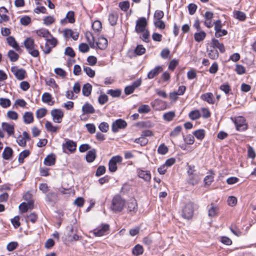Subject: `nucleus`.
<instances>
[{"mask_svg":"<svg viewBox=\"0 0 256 256\" xmlns=\"http://www.w3.org/2000/svg\"><path fill=\"white\" fill-rule=\"evenodd\" d=\"M47 110L45 108H40L36 112V116L38 119L44 117L46 114Z\"/></svg>","mask_w":256,"mask_h":256,"instance_id":"44","label":"nucleus"},{"mask_svg":"<svg viewBox=\"0 0 256 256\" xmlns=\"http://www.w3.org/2000/svg\"><path fill=\"white\" fill-rule=\"evenodd\" d=\"M6 40L8 44L16 50L18 51L20 50L18 44L13 36H9L7 38Z\"/></svg>","mask_w":256,"mask_h":256,"instance_id":"27","label":"nucleus"},{"mask_svg":"<svg viewBox=\"0 0 256 256\" xmlns=\"http://www.w3.org/2000/svg\"><path fill=\"white\" fill-rule=\"evenodd\" d=\"M8 56L12 62L17 61L19 58V55L13 50H10L8 52Z\"/></svg>","mask_w":256,"mask_h":256,"instance_id":"36","label":"nucleus"},{"mask_svg":"<svg viewBox=\"0 0 256 256\" xmlns=\"http://www.w3.org/2000/svg\"><path fill=\"white\" fill-rule=\"evenodd\" d=\"M163 70L162 66H156L154 69L152 70L148 74V78L149 79H152L155 76H158L160 72Z\"/></svg>","mask_w":256,"mask_h":256,"instance_id":"16","label":"nucleus"},{"mask_svg":"<svg viewBox=\"0 0 256 256\" xmlns=\"http://www.w3.org/2000/svg\"><path fill=\"white\" fill-rule=\"evenodd\" d=\"M132 254L136 256L141 255L144 252V248L142 246L138 244L132 248Z\"/></svg>","mask_w":256,"mask_h":256,"instance_id":"32","label":"nucleus"},{"mask_svg":"<svg viewBox=\"0 0 256 256\" xmlns=\"http://www.w3.org/2000/svg\"><path fill=\"white\" fill-rule=\"evenodd\" d=\"M200 180V177L198 174H194L188 176L187 182L188 184L194 186L198 183Z\"/></svg>","mask_w":256,"mask_h":256,"instance_id":"14","label":"nucleus"},{"mask_svg":"<svg viewBox=\"0 0 256 256\" xmlns=\"http://www.w3.org/2000/svg\"><path fill=\"white\" fill-rule=\"evenodd\" d=\"M210 47H212L214 49H218L221 53H223L225 52V48L224 44L222 43H220L218 40L214 38L212 40Z\"/></svg>","mask_w":256,"mask_h":256,"instance_id":"12","label":"nucleus"},{"mask_svg":"<svg viewBox=\"0 0 256 256\" xmlns=\"http://www.w3.org/2000/svg\"><path fill=\"white\" fill-rule=\"evenodd\" d=\"M42 100L43 102L49 104L50 106H52L54 104V102H52V104H50V102L52 100V95L48 92H44L42 97Z\"/></svg>","mask_w":256,"mask_h":256,"instance_id":"34","label":"nucleus"},{"mask_svg":"<svg viewBox=\"0 0 256 256\" xmlns=\"http://www.w3.org/2000/svg\"><path fill=\"white\" fill-rule=\"evenodd\" d=\"M127 126L126 122L122 119H118L113 122L112 130L114 132H116L119 129H123Z\"/></svg>","mask_w":256,"mask_h":256,"instance_id":"8","label":"nucleus"},{"mask_svg":"<svg viewBox=\"0 0 256 256\" xmlns=\"http://www.w3.org/2000/svg\"><path fill=\"white\" fill-rule=\"evenodd\" d=\"M92 86L89 83L84 84L82 88V93L84 96H88L92 92Z\"/></svg>","mask_w":256,"mask_h":256,"instance_id":"28","label":"nucleus"},{"mask_svg":"<svg viewBox=\"0 0 256 256\" xmlns=\"http://www.w3.org/2000/svg\"><path fill=\"white\" fill-rule=\"evenodd\" d=\"M134 142L136 144H140L141 146H144L148 144V140L141 136L140 138H136Z\"/></svg>","mask_w":256,"mask_h":256,"instance_id":"46","label":"nucleus"},{"mask_svg":"<svg viewBox=\"0 0 256 256\" xmlns=\"http://www.w3.org/2000/svg\"><path fill=\"white\" fill-rule=\"evenodd\" d=\"M126 204V200L120 195L116 194L112 200L110 208L114 212H120L122 210Z\"/></svg>","mask_w":256,"mask_h":256,"instance_id":"1","label":"nucleus"},{"mask_svg":"<svg viewBox=\"0 0 256 256\" xmlns=\"http://www.w3.org/2000/svg\"><path fill=\"white\" fill-rule=\"evenodd\" d=\"M109 227L108 224H102L100 228L94 230V234L96 236H102L109 230Z\"/></svg>","mask_w":256,"mask_h":256,"instance_id":"11","label":"nucleus"},{"mask_svg":"<svg viewBox=\"0 0 256 256\" xmlns=\"http://www.w3.org/2000/svg\"><path fill=\"white\" fill-rule=\"evenodd\" d=\"M138 174L139 178H142L146 182L150 181L151 179V174L149 171H145L140 170H138Z\"/></svg>","mask_w":256,"mask_h":256,"instance_id":"21","label":"nucleus"},{"mask_svg":"<svg viewBox=\"0 0 256 256\" xmlns=\"http://www.w3.org/2000/svg\"><path fill=\"white\" fill-rule=\"evenodd\" d=\"M92 28L96 32H99L102 29V24L99 20H95L92 24Z\"/></svg>","mask_w":256,"mask_h":256,"instance_id":"49","label":"nucleus"},{"mask_svg":"<svg viewBox=\"0 0 256 256\" xmlns=\"http://www.w3.org/2000/svg\"><path fill=\"white\" fill-rule=\"evenodd\" d=\"M200 98L210 104H214V95L212 92H206L202 94Z\"/></svg>","mask_w":256,"mask_h":256,"instance_id":"19","label":"nucleus"},{"mask_svg":"<svg viewBox=\"0 0 256 256\" xmlns=\"http://www.w3.org/2000/svg\"><path fill=\"white\" fill-rule=\"evenodd\" d=\"M11 72L18 80H21L26 78V71L22 68L18 69L16 66H12L11 68Z\"/></svg>","mask_w":256,"mask_h":256,"instance_id":"6","label":"nucleus"},{"mask_svg":"<svg viewBox=\"0 0 256 256\" xmlns=\"http://www.w3.org/2000/svg\"><path fill=\"white\" fill-rule=\"evenodd\" d=\"M82 114H92L95 112V110L93 106L89 104H85L82 107Z\"/></svg>","mask_w":256,"mask_h":256,"instance_id":"20","label":"nucleus"},{"mask_svg":"<svg viewBox=\"0 0 256 256\" xmlns=\"http://www.w3.org/2000/svg\"><path fill=\"white\" fill-rule=\"evenodd\" d=\"M24 45L28 52L33 57H38L39 56L40 53L38 50L35 48L36 46L34 40L30 38H28L24 41Z\"/></svg>","mask_w":256,"mask_h":256,"instance_id":"2","label":"nucleus"},{"mask_svg":"<svg viewBox=\"0 0 256 256\" xmlns=\"http://www.w3.org/2000/svg\"><path fill=\"white\" fill-rule=\"evenodd\" d=\"M45 126L48 131L52 132H56L58 131V126H54L52 122L48 121H46V122Z\"/></svg>","mask_w":256,"mask_h":256,"instance_id":"40","label":"nucleus"},{"mask_svg":"<svg viewBox=\"0 0 256 256\" xmlns=\"http://www.w3.org/2000/svg\"><path fill=\"white\" fill-rule=\"evenodd\" d=\"M7 116L10 120H16L18 118V114L14 111L9 110L7 112Z\"/></svg>","mask_w":256,"mask_h":256,"instance_id":"54","label":"nucleus"},{"mask_svg":"<svg viewBox=\"0 0 256 256\" xmlns=\"http://www.w3.org/2000/svg\"><path fill=\"white\" fill-rule=\"evenodd\" d=\"M76 144L72 140H68L66 143L62 144V148L68 149L70 152H74L76 150Z\"/></svg>","mask_w":256,"mask_h":256,"instance_id":"13","label":"nucleus"},{"mask_svg":"<svg viewBox=\"0 0 256 256\" xmlns=\"http://www.w3.org/2000/svg\"><path fill=\"white\" fill-rule=\"evenodd\" d=\"M84 70L90 78H94L95 76V72L89 66H84Z\"/></svg>","mask_w":256,"mask_h":256,"instance_id":"50","label":"nucleus"},{"mask_svg":"<svg viewBox=\"0 0 256 256\" xmlns=\"http://www.w3.org/2000/svg\"><path fill=\"white\" fill-rule=\"evenodd\" d=\"M194 212V204L192 202H188L186 204L182 210V216L186 220L192 218Z\"/></svg>","mask_w":256,"mask_h":256,"instance_id":"3","label":"nucleus"},{"mask_svg":"<svg viewBox=\"0 0 256 256\" xmlns=\"http://www.w3.org/2000/svg\"><path fill=\"white\" fill-rule=\"evenodd\" d=\"M182 128L181 126H177L173 130H172L170 134V136L172 137L176 136L180 133Z\"/></svg>","mask_w":256,"mask_h":256,"instance_id":"62","label":"nucleus"},{"mask_svg":"<svg viewBox=\"0 0 256 256\" xmlns=\"http://www.w3.org/2000/svg\"><path fill=\"white\" fill-rule=\"evenodd\" d=\"M118 15L116 12H112L108 16V21L111 26H114L117 23Z\"/></svg>","mask_w":256,"mask_h":256,"instance_id":"31","label":"nucleus"},{"mask_svg":"<svg viewBox=\"0 0 256 256\" xmlns=\"http://www.w3.org/2000/svg\"><path fill=\"white\" fill-rule=\"evenodd\" d=\"M188 116L191 120H196L200 117V114L198 110H194L189 113Z\"/></svg>","mask_w":256,"mask_h":256,"instance_id":"42","label":"nucleus"},{"mask_svg":"<svg viewBox=\"0 0 256 256\" xmlns=\"http://www.w3.org/2000/svg\"><path fill=\"white\" fill-rule=\"evenodd\" d=\"M227 202L228 206H234L236 204L237 199L235 196H230L228 198Z\"/></svg>","mask_w":256,"mask_h":256,"instance_id":"61","label":"nucleus"},{"mask_svg":"<svg viewBox=\"0 0 256 256\" xmlns=\"http://www.w3.org/2000/svg\"><path fill=\"white\" fill-rule=\"evenodd\" d=\"M74 12L73 11H69L66 16V18L68 20L70 23H74L75 22L74 18Z\"/></svg>","mask_w":256,"mask_h":256,"instance_id":"64","label":"nucleus"},{"mask_svg":"<svg viewBox=\"0 0 256 256\" xmlns=\"http://www.w3.org/2000/svg\"><path fill=\"white\" fill-rule=\"evenodd\" d=\"M150 108L148 105L142 104L138 108V112L140 114H146L150 112Z\"/></svg>","mask_w":256,"mask_h":256,"instance_id":"48","label":"nucleus"},{"mask_svg":"<svg viewBox=\"0 0 256 256\" xmlns=\"http://www.w3.org/2000/svg\"><path fill=\"white\" fill-rule=\"evenodd\" d=\"M234 17L240 21H244L246 18V14L241 11L235 10L234 12Z\"/></svg>","mask_w":256,"mask_h":256,"instance_id":"35","label":"nucleus"},{"mask_svg":"<svg viewBox=\"0 0 256 256\" xmlns=\"http://www.w3.org/2000/svg\"><path fill=\"white\" fill-rule=\"evenodd\" d=\"M208 173L209 174L204 178V181L206 185L209 186L214 181V174L212 170H208Z\"/></svg>","mask_w":256,"mask_h":256,"instance_id":"29","label":"nucleus"},{"mask_svg":"<svg viewBox=\"0 0 256 256\" xmlns=\"http://www.w3.org/2000/svg\"><path fill=\"white\" fill-rule=\"evenodd\" d=\"M30 154V152L28 150H25L21 152L18 156V160L19 163L22 164L24 162V159L28 157Z\"/></svg>","mask_w":256,"mask_h":256,"instance_id":"37","label":"nucleus"},{"mask_svg":"<svg viewBox=\"0 0 256 256\" xmlns=\"http://www.w3.org/2000/svg\"><path fill=\"white\" fill-rule=\"evenodd\" d=\"M188 10L190 14L192 15L194 14L197 9V6L194 4H190L188 6Z\"/></svg>","mask_w":256,"mask_h":256,"instance_id":"58","label":"nucleus"},{"mask_svg":"<svg viewBox=\"0 0 256 256\" xmlns=\"http://www.w3.org/2000/svg\"><path fill=\"white\" fill-rule=\"evenodd\" d=\"M145 52L146 49L142 45H138L134 50V53L138 56H141Z\"/></svg>","mask_w":256,"mask_h":256,"instance_id":"47","label":"nucleus"},{"mask_svg":"<svg viewBox=\"0 0 256 256\" xmlns=\"http://www.w3.org/2000/svg\"><path fill=\"white\" fill-rule=\"evenodd\" d=\"M119 6L122 10L126 12L130 8V3L128 1L120 2L119 3Z\"/></svg>","mask_w":256,"mask_h":256,"instance_id":"53","label":"nucleus"},{"mask_svg":"<svg viewBox=\"0 0 256 256\" xmlns=\"http://www.w3.org/2000/svg\"><path fill=\"white\" fill-rule=\"evenodd\" d=\"M96 156V150L93 148L88 152L86 159L88 162H92L95 160Z\"/></svg>","mask_w":256,"mask_h":256,"instance_id":"25","label":"nucleus"},{"mask_svg":"<svg viewBox=\"0 0 256 256\" xmlns=\"http://www.w3.org/2000/svg\"><path fill=\"white\" fill-rule=\"evenodd\" d=\"M64 54L68 56L71 58H74L76 56L75 52L73 49L70 46L66 47L65 50Z\"/></svg>","mask_w":256,"mask_h":256,"instance_id":"59","label":"nucleus"},{"mask_svg":"<svg viewBox=\"0 0 256 256\" xmlns=\"http://www.w3.org/2000/svg\"><path fill=\"white\" fill-rule=\"evenodd\" d=\"M98 128L101 132H106L108 130L109 126L107 122H102L99 125Z\"/></svg>","mask_w":256,"mask_h":256,"instance_id":"56","label":"nucleus"},{"mask_svg":"<svg viewBox=\"0 0 256 256\" xmlns=\"http://www.w3.org/2000/svg\"><path fill=\"white\" fill-rule=\"evenodd\" d=\"M146 25L147 22L145 18L142 17L138 18L136 22L135 31L138 34L146 30Z\"/></svg>","mask_w":256,"mask_h":256,"instance_id":"5","label":"nucleus"},{"mask_svg":"<svg viewBox=\"0 0 256 256\" xmlns=\"http://www.w3.org/2000/svg\"><path fill=\"white\" fill-rule=\"evenodd\" d=\"M234 122L236 130L238 131H243L247 128L244 118L242 116L236 118Z\"/></svg>","mask_w":256,"mask_h":256,"instance_id":"7","label":"nucleus"},{"mask_svg":"<svg viewBox=\"0 0 256 256\" xmlns=\"http://www.w3.org/2000/svg\"><path fill=\"white\" fill-rule=\"evenodd\" d=\"M13 152V150L11 148L6 147L2 154V158L6 160H10L12 157Z\"/></svg>","mask_w":256,"mask_h":256,"instance_id":"24","label":"nucleus"},{"mask_svg":"<svg viewBox=\"0 0 256 256\" xmlns=\"http://www.w3.org/2000/svg\"><path fill=\"white\" fill-rule=\"evenodd\" d=\"M64 36L66 38H72L74 40H76L78 39L79 34L70 29H66L64 32Z\"/></svg>","mask_w":256,"mask_h":256,"instance_id":"15","label":"nucleus"},{"mask_svg":"<svg viewBox=\"0 0 256 256\" xmlns=\"http://www.w3.org/2000/svg\"><path fill=\"white\" fill-rule=\"evenodd\" d=\"M57 200V194L56 192H50L47 194L46 196V200L48 202H55Z\"/></svg>","mask_w":256,"mask_h":256,"instance_id":"38","label":"nucleus"},{"mask_svg":"<svg viewBox=\"0 0 256 256\" xmlns=\"http://www.w3.org/2000/svg\"><path fill=\"white\" fill-rule=\"evenodd\" d=\"M79 50L83 53L88 52L90 50L89 46L86 43H81L78 46Z\"/></svg>","mask_w":256,"mask_h":256,"instance_id":"55","label":"nucleus"},{"mask_svg":"<svg viewBox=\"0 0 256 256\" xmlns=\"http://www.w3.org/2000/svg\"><path fill=\"white\" fill-rule=\"evenodd\" d=\"M206 36V33L204 31H200L194 34V40L197 42L202 41Z\"/></svg>","mask_w":256,"mask_h":256,"instance_id":"33","label":"nucleus"},{"mask_svg":"<svg viewBox=\"0 0 256 256\" xmlns=\"http://www.w3.org/2000/svg\"><path fill=\"white\" fill-rule=\"evenodd\" d=\"M56 156L54 154H48L44 160V164L48 166H52L55 164Z\"/></svg>","mask_w":256,"mask_h":256,"instance_id":"22","label":"nucleus"},{"mask_svg":"<svg viewBox=\"0 0 256 256\" xmlns=\"http://www.w3.org/2000/svg\"><path fill=\"white\" fill-rule=\"evenodd\" d=\"M2 126L3 130L6 131L9 136H12L14 134V124H11L6 122H3L2 124Z\"/></svg>","mask_w":256,"mask_h":256,"instance_id":"17","label":"nucleus"},{"mask_svg":"<svg viewBox=\"0 0 256 256\" xmlns=\"http://www.w3.org/2000/svg\"><path fill=\"white\" fill-rule=\"evenodd\" d=\"M38 219V216L34 212L31 213L30 214L27 216L26 221L31 222L32 223L34 224L36 222Z\"/></svg>","mask_w":256,"mask_h":256,"instance_id":"60","label":"nucleus"},{"mask_svg":"<svg viewBox=\"0 0 256 256\" xmlns=\"http://www.w3.org/2000/svg\"><path fill=\"white\" fill-rule=\"evenodd\" d=\"M96 44L98 48L102 50H105L108 45V42L106 38L101 36L98 38Z\"/></svg>","mask_w":256,"mask_h":256,"instance_id":"18","label":"nucleus"},{"mask_svg":"<svg viewBox=\"0 0 256 256\" xmlns=\"http://www.w3.org/2000/svg\"><path fill=\"white\" fill-rule=\"evenodd\" d=\"M220 89L223 91L227 96L230 94V92L231 91L230 87L228 83L222 84L220 86Z\"/></svg>","mask_w":256,"mask_h":256,"instance_id":"43","label":"nucleus"},{"mask_svg":"<svg viewBox=\"0 0 256 256\" xmlns=\"http://www.w3.org/2000/svg\"><path fill=\"white\" fill-rule=\"evenodd\" d=\"M11 222L13 226L15 228H18L20 226V217L19 216H16L13 218L11 220Z\"/></svg>","mask_w":256,"mask_h":256,"instance_id":"63","label":"nucleus"},{"mask_svg":"<svg viewBox=\"0 0 256 256\" xmlns=\"http://www.w3.org/2000/svg\"><path fill=\"white\" fill-rule=\"evenodd\" d=\"M24 122L26 124H30L34 122L33 114L30 112H26L23 116Z\"/></svg>","mask_w":256,"mask_h":256,"instance_id":"26","label":"nucleus"},{"mask_svg":"<svg viewBox=\"0 0 256 256\" xmlns=\"http://www.w3.org/2000/svg\"><path fill=\"white\" fill-rule=\"evenodd\" d=\"M193 134L198 140H202L205 136L206 132L204 129H199L194 132Z\"/></svg>","mask_w":256,"mask_h":256,"instance_id":"30","label":"nucleus"},{"mask_svg":"<svg viewBox=\"0 0 256 256\" xmlns=\"http://www.w3.org/2000/svg\"><path fill=\"white\" fill-rule=\"evenodd\" d=\"M11 104L10 100L6 98H0V105L4 108L9 107Z\"/></svg>","mask_w":256,"mask_h":256,"instance_id":"45","label":"nucleus"},{"mask_svg":"<svg viewBox=\"0 0 256 256\" xmlns=\"http://www.w3.org/2000/svg\"><path fill=\"white\" fill-rule=\"evenodd\" d=\"M176 114L174 112H168L164 114L163 118L167 122L172 121L174 118Z\"/></svg>","mask_w":256,"mask_h":256,"instance_id":"39","label":"nucleus"},{"mask_svg":"<svg viewBox=\"0 0 256 256\" xmlns=\"http://www.w3.org/2000/svg\"><path fill=\"white\" fill-rule=\"evenodd\" d=\"M36 32L38 36L44 38L46 40L49 37H52L50 32L46 28H42L36 31Z\"/></svg>","mask_w":256,"mask_h":256,"instance_id":"23","label":"nucleus"},{"mask_svg":"<svg viewBox=\"0 0 256 256\" xmlns=\"http://www.w3.org/2000/svg\"><path fill=\"white\" fill-rule=\"evenodd\" d=\"M107 94H110L114 98H118L119 97L122 93V91L120 90L116 89L115 90L110 89L107 91Z\"/></svg>","mask_w":256,"mask_h":256,"instance_id":"41","label":"nucleus"},{"mask_svg":"<svg viewBox=\"0 0 256 256\" xmlns=\"http://www.w3.org/2000/svg\"><path fill=\"white\" fill-rule=\"evenodd\" d=\"M122 158L120 156H113L109 161L108 169L111 172H115L117 170V164L122 162Z\"/></svg>","mask_w":256,"mask_h":256,"instance_id":"4","label":"nucleus"},{"mask_svg":"<svg viewBox=\"0 0 256 256\" xmlns=\"http://www.w3.org/2000/svg\"><path fill=\"white\" fill-rule=\"evenodd\" d=\"M168 152V147L164 144H161L158 148V152L161 154H165Z\"/></svg>","mask_w":256,"mask_h":256,"instance_id":"51","label":"nucleus"},{"mask_svg":"<svg viewBox=\"0 0 256 256\" xmlns=\"http://www.w3.org/2000/svg\"><path fill=\"white\" fill-rule=\"evenodd\" d=\"M51 115L54 122L60 123L64 116V112L61 110L54 109L51 111Z\"/></svg>","mask_w":256,"mask_h":256,"instance_id":"9","label":"nucleus"},{"mask_svg":"<svg viewBox=\"0 0 256 256\" xmlns=\"http://www.w3.org/2000/svg\"><path fill=\"white\" fill-rule=\"evenodd\" d=\"M208 56L210 58L214 60L218 57V52L216 50L213 48L209 51Z\"/></svg>","mask_w":256,"mask_h":256,"instance_id":"52","label":"nucleus"},{"mask_svg":"<svg viewBox=\"0 0 256 256\" xmlns=\"http://www.w3.org/2000/svg\"><path fill=\"white\" fill-rule=\"evenodd\" d=\"M20 22L23 26H28L31 22V18L28 16H24L20 19Z\"/></svg>","mask_w":256,"mask_h":256,"instance_id":"57","label":"nucleus"},{"mask_svg":"<svg viewBox=\"0 0 256 256\" xmlns=\"http://www.w3.org/2000/svg\"><path fill=\"white\" fill-rule=\"evenodd\" d=\"M128 212L135 214L138 210V204L134 198L130 199L126 203Z\"/></svg>","mask_w":256,"mask_h":256,"instance_id":"10","label":"nucleus"}]
</instances>
